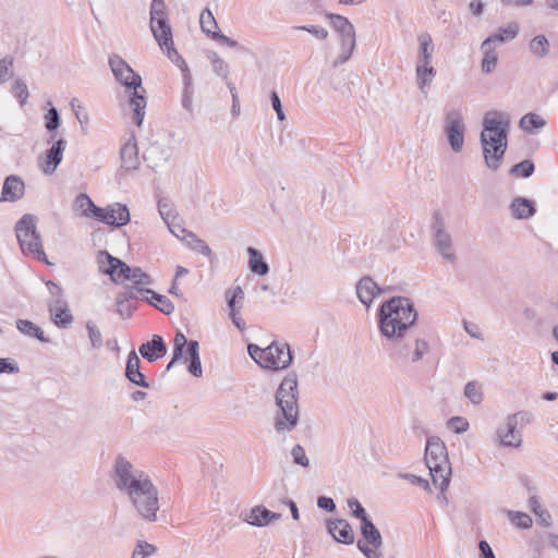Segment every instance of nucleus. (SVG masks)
<instances>
[{
	"label": "nucleus",
	"mask_w": 558,
	"mask_h": 558,
	"mask_svg": "<svg viewBox=\"0 0 558 558\" xmlns=\"http://www.w3.org/2000/svg\"><path fill=\"white\" fill-rule=\"evenodd\" d=\"M44 118L47 131L53 132L60 126V116L57 108L51 107Z\"/></svg>",
	"instance_id": "52"
},
{
	"label": "nucleus",
	"mask_w": 558,
	"mask_h": 558,
	"mask_svg": "<svg viewBox=\"0 0 558 558\" xmlns=\"http://www.w3.org/2000/svg\"><path fill=\"white\" fill-rule=\"evenodd\" d=\"M108 257L109 259H118L117 257L109 254L107 251H99L97 263L99 266V270L110 277V274L114 272L116 263L111 260L109 262L107 259Z\"/></svg>",
	"instance_id": "49"
},
{
	"label": "nucleus",
	"mask_w": 558,
	"mask_h": 558,
	"mask_svg": "<svg viewBox=\"0 0 558 558\" xmlns=\"http://www.w3.org/2000/svg\"><path fill=\"white\" fill-rule=\"evenodd\" d=\"M144 160L151 169L158 168L161 163L168 160V154L158 143H153L144 154Z\"/></svg>",
	"instance_id": "32"
},
{
	"label": "nucleus",
	"mask_w": 558,
	"mask_h": 558,
	"mask_svg": "<svg viewBox=\"0 0 558 558\" xmlns=\"http://www.w3.org/2000/svg\"><path fill=\"white\" fill-rule=\"evenodd\" d=\"M138 351L145 360L155 362L166 355L167 345L161 336L154 335L149 341L140 345Z\"/></svg>",
	"instance_id": "19"
},
{
	"label": "nucleus",
	"mask_w": 558,
	"mask_h": 558,
	"mask_svg": "<svg viewBox=\"0 0 558 558\" xmlns=\"http://www.w3.org/2000/svg\"><path fill=\"white\" fill-rule=\"evenodd\" d=\"M112 477L116 487L126 495L129 500L157 489L149 475L135 468L123 456L116 458Z\"/></svg>",
	"instance_id": "5"
},
{
	"label": "nucleus",
	"mask_w": 558,
	"mask_h": 558,
	"mask_svg": "<svg viewBox=\"0 0 558 558\" xmlns=\"http://www.w3.org/2000/svg\"><path fill=\"white\" fill-rule=\"evenodd\" d=\"M140 293L149 294L150 296L146 298L145 300L149 304L155 306L157 310H159L161 313H163L166 315H170V314H172L174 312L173 303L166 295L159 294V293H157L154 290L148 289V288H142Z\"/></svg>",
	"instance_id": "27"
},
{
	"label": "nucleus",
	"mask_w": 558,
	"mask_h": 558,
	"mask_svg": "<svg viewBox=\"0 0 558 558\" xmlns=\"http://www.w3.org/2000/svg\"><path fill=\"white\" fill-rule=\"evenodd\" d=\"M523 317L535 331H539L544 326L543 316L533 307H525L523 310Z\"/></svg>",
	"instance_id": "47"
},
{
	"label": "nucleus",
	"mask_w": 558,
	"mask_h": 558,
	"mask_svg": "<svg viewBox=\"0 0 558 558\" xmlns=\"http://www.w3.org/2000/svg\"><path fill=\"white\" fill-rule=\"evenodd\" d=\"M109 66L116 80L126 88L129 104L134 112V122L141 126L145 117L146 89L142 86V77L129 63L118 54L109 57Z\"/></svg>",
	"instance_id": "3"
},
{
	"label": "nucleus",
	"mask_w": 558,
	"mask_h": 558,
	"mask_svg": "<svg viewBox=\"0 0 558 558\" xmlns=\"http://www.w3.org/2000/svg\"><path fill=\"white\" fill-rule=\"evenodd\" d=\"M86 329L92 347L94 349H99L102 345V336L100 330L92 322H87Z\"/></svg>",
	"instance_id": "57"
},
{
	"label": "nucleus",
	"mask_w": 558,
	"mask_h": 558,
	"mask_svg": "<svg viewBox=\"0 0 558 558\" xmlns=\"http://www.w3.org/2000/svg\"><path fill=\"white\" fill-rule=\"evenodd\" d=\"M327 531L338 543L350 545L354 542L353 529L344 519L328 520Z\"/></svg>",
	"instance_id": "17"
},
{
	"label": "nucleus",
	"mask_w": 558,
	"mask_h": 558,
	"mask_svg": "<svg viewBox=\"0 0 558 558\" xmlns=\"http://www.w3.org/2000/svg\"><path fill=\"white\" fill-rule=\"evenodd\" d=\"M150 22L167 17L166 3L163 0H153L150 3Z\"/></svg>",
	"instance_id": "55"
},
{
	"label": "nucleus",
	"mask_w": 558,
	"mask_h": 558,
	"mask_svg": "<svg viewBox=\"0 0 558 558\" xmlns=\"http://www.w3.org/2000/svg\"><path fill=\"white\" fill-rule=\"evenodd\" d=\"M425 462L429 470L433 484L446 490L450 483L451 464L445 444L437 436L427 438L425 448Z\"/></svg>",
	"instance_id": "6"
},
{
	"label": "nucleus",
	"mask_w": 558,
	"mask_h": 558,
	"mask_svg": "<svg viewBox=\"0 0 558 558\" xmlns=\"http://www.w3.org/2000/svg\"><path fill=\"white\" fill-rule=\"evenodd\" d=\"M293 29L295 31H305L312 35H314L318 39H326L328 37V32L326 28L318 26V25H303V26H294Z\"/></svg>",
	"instance_id": "60"
},
{
	"label": "nucleus",
	"mask_w": 558,
	"mask_h": 558,
	"mask_svg": "<svg viewBox=\"0 0 558 558\" xmlns=\"http://www.w3.org/2000/svg\"><path fill=\"white\" fill-rule=\"evenodd\" d=\"M348 506L352 511V514L360 519L361 523L364 522V520H369L371 518L367 515L364 507L361 505V502L355 498H350L348 500Z\"/></svg>",
	"instance_id": "58"
},
{
	"label": "nucleus",
	"mask_w": 558,
	"mask_h": 558,
	"mask_svg": "<svg viewBox=\"0 0 558 558\" xmlns=\"http://www.w3.org/2000/svg\"><path fill=\"white\" fill-rule=\"evenodd\" d=\"M534 169H535L534 163L531 160L525 159V160L514 165L511 168L510 173L514 174V175L522 177V178H529L533 174Z\"/></svg>",
	"instance_id": "51"
},
{
	"label": "nucleus",
	"mask_w": 558,
	"mask_h": 558,
	"mask_svg": "<svg viewBox=\"0 0 558 558\" xmlns=\"http://www.w3.org/2000/svg\"><path fill=\"white\" fill-rule=\"evenodd\" d=\"M189 355L190 364L187 371L195 377H201L203 374L202 363L199 357V344L196 340H190L189 348L186 350Z\"/></svg>",
	"instance_id": "34"
},
{
	"label": "nucleus",
	"mask_w": 558,
	"mask_h": 558,
	"mask_svg": "<svg viewBox=\"0 0 558 558\" xmlns=\"http://www.w3.org/2000/svg\"><path fill=\"white\" fill-rule=\"evenodd\" d=\"M511 215L515 219H527L535 214L534 203L527 198L515 197L510 205Z\"/></svg>",
	"instance_id": "28"
},
{
	"label": "nucleus",
	"mask_w": 558,
	"mask_h": 558,
	"mask_svg": "<svg viewBox=\"0 0 558 558\" xmlns=\"http://www.w3.org/2000/svg\"><path fill=\"white\" fill-rule=\"evenodd\" d=\"M298 375L290 372L280 383L275 399L278 412L275 416V429L282 434L292 430L299 421Z\"/></svg>",
	"instance_id": "4"
},
{
	"label": "nucleus",
	"mask_w": 558,
	"mask_h": 558,
	"mask_svg": "<svg viewBox=\"0 0 558 558\" xmlns=\"http://www.w3.org/2000/svg\"><path fill=\"white\" fill-rule=\"evenodd\" d=\"M37 219L34 215H24L15 225V233L23 253L37 256L41 262L47 260L43 250L41 238L36 228Z\"/></svg>",
	"instance_id": "8"
},
{
	"label": "nucleus",
	"mask_w": 558,
	"mask_h": 558,
	"mask_svg": "<svg viewBox=\"0 0 558 558\" xmlns=\"http://www.w3.org/2000/svg\"><path fill=\"white\" fill-rule=\"evenodd\" d=\"M201 27L204 33L210 35L213 37V33H217L215 31L218 28V24L209 9H204L199 16Z\"/></svg>",
	"instance_id": "44"
},
{
	"label": "nucleus",
	"mask_w": 558,
	"mask_h": 558,
	"mask_svg": "<svg viewBox=\"0 0 558 558\" xmlns=\"http://www.w3.org/2000/svg\"><path fill=\"white\" fill-rule=\"evenodd\" d=\"M281 514L272 512L264 506H256L245 514L244 521L253 526H266L271 521L280 519Z\"/></svg>",
	"instance_id": "24"
},
{
	"label": "nucleus",
	"mask_w": 558,
	"mask_h": 558,
	"mask_svg": "<svg viewBox=\"0 0 558 558\" xmlns=\"http://www.w3.org/2000/svg\"><path fill=\"white\" fill-rule=\"evenodd\" d=\"M208 59L211 62L213 71L216 75L220 76L223 81L230 82L229 77V65L228 63L221 59L217 52L210 51L208 53Z\"/></svg>",
	"instance_id": "40"
},
{
	"label": "nucleus",
	"mask_w": 558,
	"mask_h": 558,
	"mask_svg": "<svg viewBox=\"0 0 558 558\" xmlns=\"http://www.w3.org/2000/svg\"><path fill=\"white\" fill-rule=\"evenodd\" d=\"M436 75V70L433 65L416 64V82L420 90L427 94L425 87L428 86Z\"/></svg>",
	"instance_id": "35"
},
{
	"label": "nucleus",
	"mask_w": 558,
	"mask_h": 558,
	"mask_svg": "<svg viewBox=\"0 0 558 558\" xmlns=\"http://www.w3.org/2000/svg\"><path fill=\"white\" fill-rule=\"evenodd\" d=\"M429 351V344L424 339H416L415 340V348L412 355V362H418L423 359L424 354H426Z\"/></svg>",
	"instance_id": "64"
},
{
	"label": "nucleus",
	"mask_w": 558,
	"mask_h": 558,
	"mask_svg": "<svg viewBox=\"0 0 558 558\" xmlns=\"http://www.w3.org/2000/svg\"><path fill=\"white\" fill-rule=\"evenodd\" d=\"M291 456L295 464H299L304 468L308 466L310 461L305 454L304 448L301 445H295L292 448Z\"/></svg>",
	"instance_id": "61"
},
{
	"label": "nucleus",
	"mask_w": 558,
	"mask_h": 558,
	"mask_svg": "<svg viewBox=\"0 0 558 558\" xmlns=\"http://www.w3.org/2000/svg\"><path fill=\"white\" fill-rule=\"evenodd\" d=\"M12 90L19 99L20 105L24 106L29 97L28 88L22 80H16L12 85Z\"/></svg>",
	"instance_id": "54"
},
{
	"label": "nucleus",
	"mask_w": 558,
	"mask_h": 558,
	"mask_svg": "<svg viewBox=\"0 0 558 558\" xmlns=\"http://www.w3.org/2000/svg\"><path fill=\"white\" fill-rule=\"evenodd\" d=\"M156 551V547L147 542H138L133 550L132 558H147Z\"/></svg>",
	"instance_id": "53"
},
{
	"label": "nucleus",
	"mask_w": 558,
	"mask_h": 558,
	"mask_svg": "<svg viewBox=\"0 0 558 558\" xmlns=\"http://www.w3.org/2000/svg\"><path fill=\"white\" fill-rule=\"evenodd\" d=\"M142 288H124L123 291L119 292L116 296L117 312L122 318H129L132 316L135 306L130 302L137 299V294Z\"/></svg>",
	"instance_id": "22"
},
{
	"label": "nucleus",
	"mask_w": 558,
	"mask_h": 558,
	"mask_svg": "<svg viewBox=\"0 0 558 558\" xmlns=\"http://www.w3.org/2000/svg\"><path fill=\"white\" fill-rule=\"evenodd\" d=\"M159 493L158 489L151 490L145 495L135 497L130 500L136 514L146 522H156L157 512L159 511Z\"/></svg>",
	"instance_id": "14"
},
{
	"label": "nucleus",
	"mask_w": 558,
	"mask_h": 558,
	"mask_svg": "<svg viewBox=\"0 0 558 558\" xmlns=\"http://www.w3.org/2000/svg\"><path fill=\"white\" fill-rule=\"evenodd\" d=\"M150 31L159 47L167 53L171 62L174 64H184V59L174 48L172 29L168 17L158 19L155 20V22H150Z\"/></svg>",
	"instance_id": "12"
},
{
	"label": "nucleus",
	"mask_w": 558,
	"mask_h": 558,
	"mask_svg": "<svg viewBox=\"0 0 558 558\" xmlns=\"http://www.w3.org/2000/svg\"><path fill=\"white\" fill-rule=\"evenodd\" d=\"M49 312L53 323L58 327L65 328L73 322V316L69 310L68 302L63 298H56L49 303Z\"/></svg>",
	"instance_id": "20"
},
{
	"label": "nucleus",
	"mask_w": 558,
	"mask_h": 558,
	"mask_svg": "<svg viewBox=\"0 0 558 558\" xmlns=\"http://www.w3.org/2000/svg\"><path fill=\"white\" fill-rule=\"evenodd\" d=\"M158 210H159L161 218L165 220V222H168V220H171V219H175V216L173 215L172 205L169 203L168 199H166V198L159 199Z\"/></svg>",
	"instance_id": "63"
},
{
	"label": "nucleus",
	"mask_w": 558,
	"mask_h": 558,
	"mask_svg": "<svg viewBox=\"0 0 558 558\" xmlns=\"http://www.w3.org/2000/svg\"><path fill=\"white\" fill-rule=\"evenodd\" d=\"M107 259L110 262L109 257ZM111 262L116 263V268H114V272L110 274V279L113 282H121V281L129 280V277H131L130 275L132 274L133 267H130L128 264H125L121 259H111Z\"/></svg>",
	"instance_id": "41"
},
{
	"label": "nucleus",
	"mask_w": 558,
	"mask_h": 558,
	"mask_svg": "<svg viewBox=\"0 0 558 558\" xmlns=\"http://www.w3.org/2000/svg\"><path fill=\"white\" fill-rule=\"evenodd\" d=\"M481 49L484 54L481 63V69L483 73L489 74L496 69L498 62V56L497 52L495 51V46L492 45L490 39H485L481 46Z\"/></svg>",
	"instance_id": "29"
},
{
	"label": "nucleus",
	"mask_w": 558,
	"mask_h": 558,
	"mask_svg": "<svg viewBox=\"0 0 558 558\" xmlns=\"http://www.w3.org/2000/svg\"><path fill=\"white\" fill-rule=\"evenodd\" d=\"M121 166L126 171L136 170L140 166L138 148L132 135L120 150Z\"/></svg>",
	"instance_id": "23"
},
{
	"label": "nucleus",
	"mask_w": 558,
	"mask_h": 558,
	"mask_svg": "<svg viewBox=\"0 0 558 558\" xmlns=\"http://www.w3.org/2000/svg\"><path fill=\"white\" fill-rule=\"evenodd\" d=\"M130 276L129 281L134 284L132 288H142V286H149L153 283L151 277L140 267H133Z\"/></svg>",
	"instance_id": "48"
},
{
	"label": "nucleus",
	"mask_w": 558,
	"mask_h": 558,
	"mask_svg": "<svg viewBox=\"0 0 558 558\" xmlns=\"http://www.w3.org/2000/svg\"><path fill=\"white\" fill-rule=\"evenodd\" d=\"M98 221L112 227H122L130 221V211L126 205L117 203L107 208L98 207L94 216Z\"/></svg>",
	"instance_id": "15"
},
{
	"label": "nucleus",
	"mask_w": 558,
	"mask_h": 558,
	"mask_svg": "<svg viewBox=\"0 0 558 558\" xmlns=\"http://www.w3.org/2000/svg\"><path fill=\"white\" fill-rule=\"evenodd\" d=\"M417 312L413 302L404 296H393L380 305L379 329L389 340H400L414 326Z\"/></svg>",
	"instance_id": "2"
},
{
	"label": "nucleus",
	"mask_w": 558,
	"mask_h": 558,
	"mask_svg": "<svg viewBox=\"0 0 558 558\" xmlns=\"http://www.w3.org/2000/svg\"><path fill=\"white\" fill-rule=\"evenodd\" d=\"M247 352L260 367L276 372L288 368L293 361L290 347L284 342L274 341L266 348L250 343Z\"/></svg>",
	"instance_id": "7"
},
{
	"label": "nucleus",
	"mask_w": 558,
	"mask_h": 558,
	"mask_svg": "<svg viewBox=\"0 0 558 558\" xmlns=\"http://www.w3.org/2000/svg\"><path fill=\"white\" fill-rule=\"evenodd\" d=\"M71 107L74 110L75 117L78 120V122L82 126V130L85 131L86 125L88 124V121H89L88 114L86 112H82L83 107L81 106V104L78 102V100L76 98H73L71 100Z\"/></svg>",
	"instance_id": "59"
},
{
	"label": "nucleus",
	"mask_w": 558,
	"mask_h": 558,
	"mask_svg": "<svg viewBox=\"0 0 558 558\" xmlns=\"http://www.w3.org/2000/svg\"><path fill=\"white\" fill-rule=\"evenodd\" d=\"M65 147L66 141L64 138H59L46 151L45 160L40 163V169L45 174L50 175L57 170V167L62 161Z\"/></svg>",
	"instance_id": "16"
},
{
	"label": "nucleus",
	"mask_w": 558,
	"mask_h": 558,
	"mask_svg": "<svg viewBox=\"0 0 558 558\" xmlns=\"http://www.w3.org/2000/svg\"><path fill=\"white\" fill-rule=\"evenodd\" d=\"M464 118L460 109H450L445 114L444 133L454 153H460L464 144Z\"/></svg>",
	"instance_id": "11"
},
{
	"label": "nucleus",
	"mask_w": 558,
	"mask_h": 558,
	"mask_svg": "<svg viewBox=\"0 0 558 558\" xmlns=\"http://www.w3.org/2000/svg\"><path fill=\"white\" fill-rule=\"evenodd\" d=\"M448 426L457 434H462L469 429V422L462 416H453L448 421Z\"/></svg>",
	"instance_id": "62"
},
{
	"label": "nucleus",
	"mask_w": 558,
	"mask_h": 558,
	"mask_svg": "<svg viewBox=\"0 0 558 558\" xmlns=\"http://www.w3.org/2000/svg\"><path fill=\"white\" fill-rule=\"evenodd\" d=\"M529 506L532 512L537 517L538 521L544 526H549L551 524V515L548 510L544 509L538 500L536 495H532L529 499Z\"/></svg>",
	"instance_id": "39"
},
{
	"label": "nucleus",
	"mask_w": 558,
	"mask_h": 558,
	"mask_svg": "<svg viewBox=\"0 0 558 558\" xmlns=\"http://www.w3.org/2000/svg\"><path fill=\"white\" fill-rule=\"evenodd\" d=\"M518 35V26H508L505 28H499L496 34L489 36L487 39L492 40V45L495 46L496 43H506Z\"/></svg>",
	"instance_id": "45"
},
{
	"label": "nucleus",
	"mask_w": 558,
	"mask_h": 558,
	"mask_svg": "<svg viewBox=\"0 0 558 558\" xmlns=\"http://www.w3.org/2000/svg\"><path fill=\"white\" fill-rule=\"evenodd\" d=\"M247 254H248V268L252 272L265 276L269 272V266L265 262L262 253L256 250L255 247H247Z\"/></svg>",
	"instance_id": "33"
},
{
	"label": "nucleus",
	"mask_w": 558,
	"mask_h": 558,
	"mask_svg": "<svg viewBox=\"0 0 558 558\" xmlns=\"http://www.w3.org/2000/svg\"><path fill=\"white\" fill-rule=\"evenodd\" d=\"M546 124V121L536 113H526L519 122V125L524 131L531 132L534 129H541Z\"/></svg>",
	"instance_id": "43"
},
{
	"label": "nucleus",
	"mask_w": 558,
	"mask_h": 558,
	"mask_svg": "<svg viewBox=\"0 0 558 558\" xmlns=\"http://www.w3.org/2000/svg\"><path fill=\"white\" fill-rule=\"evenodd\" d=\"M333 28L340 35L341 52L333 61V68L345 63L352 56L355 43V29L352 23L344 16L338 14H329Z\"/></svg>",
	"instance_id": "10"
},
{
	"label": "nucleus",
	"mask_w": 558,
	"mask_h": 558,
	"mask_svg": "<svg viewBox=\"0 0 558 558\" xmlns=\"http://www.w3.org/2000/svg\"><path fill=\"white\" fill-rule=\"evenodd\" d=\"M182 240L185 241L187 245L197 253L203 254L205 256L211 255V250L207 245V243L204 240L197 238V235L194 234L193 232H189L187 236H183Z\"/></svg>",
	"instance_id": "42"
},
{
	"label": "nucleus",
	"mask_w": 558,
	"mask_h": 558,
	"mask_svg": "<svg viewBox=\"0 0 558 558\" xmlns=\"http://www.w3.org/2000/svg\"><path fill=\"white\" fill-rule=\"evenodd\" d=\"M508 518L513 525L520 529H529L533 523L532 518L525 512L509 510Z\"/></svg>",
	"instance_id": "50"
},
{
	"label": "nucleus",
	"mask_w": 558,
	"mask_h": 558,
	"mask_svg": "<svg viewBox=\"0 0 558 558\" xmlns=\"http://www.w3.org/2000/svg\"><path fill=\"white\" fill-rule=\"evenodd\" d=\"M432 238L436 252L448 263L454 264L457 255L454 253L453 241L450 232L446 228V222L439 210L434 211L432 217Z\"/></svg>",
	"instance_id": "9"
},
{
	"label": "nucleus",
	"mask_w": 558,
	"mask_h": 558,
	"mask_svg": "<svg viewBox=\"0 0 558 558\" xmlns=\"http://www.w3.org/2000/svg\"><path fill=\"white\" fill-rule=\"evenodd\" d=\"M384 292L371 277H362L356 283V295L361 303L369 307L374 298Z\"/></svg>",
	"instance_id": "21"
},
{
	"label": "nucleus",
	"mask_w": 558,
	"mask_h": 558,
	"mask_svg": "<svg viewBox=\"0 0 558 558\" xmlns=\"http://www.w3.org/2000/svg\"><path fill=\"white\" fill-rule=\"evenodd\" d=\"M190 341L183 332L178 331L173 339V352H175V359H183L184 348H189Z\"/></svg>",
	"instance_id": "56"
},
{
	"label": "nucleus",
	"mask_w": 558,
	"mask_h": 558,
	"mask_svg": "<svg viewBox=\"0 0 558 558\" xmlns=\"http://www.w3.org/2000/svg\"><path fill=\"white\" fill-rule=\"evenodd\" d=\"M509 129L510 119L505 112L490 110L485 113L480 141L485 163L492 170H497L501 165L508 147Z\"/></svg>",
	"instance_id": "1"
},
{
	"label": "nucleus",
	"mask_w": 558,
	"mask_h": 558,
	"mask_svg": "<svg viewBox=\"0 0 558 558\" xmlns=\"http://www.w3.org/2000/svg\"><path fill=\"white\" fill-rule=\"evenodd\" d=\"M362 538L357 541L356 546L366 558H381L378 549L383 545V537L379 530L372 520H364L360 526Z\"/></svg>",
	"instance_id": "13"
},
{
	"label": "nucleus",
	"mask_w": 558,
	"mask_h": 558,
	"mask_svg": "<svg viewBox=\"0 0 558 558\" xmlns=\"http://www.w3.org/2000/svg\"><path fill=\"white\" fill-rule=\"evenodd\" d=\"M183 72L184 88L182 94V107L189 111H193V88H192V76L187 68L186 62L184 64H175Z\"/></svg>",
	"instance_id": "31"
},
{
	"label": "nucleus",
	"mask_w": 558,
	"mask_h": 558,
	"mask_svg": "<svg viewBox=\"0 0 558 558\" xmlns=\"http://www.w3.org/2000/svg\"><path fill=\"white\" fill-rule=\"evenodd\" d=\"M25 183L21 177L11 174L5 178L0 202H16L24 196Z\"/></svg>",
	"instance_id": "18"
},
{
	"label": "nucleus",
	"mask_w": 558,
	"mask_h": 558,
	"mask_svg": "<svg viewBox=\"0 0 558 558\" xmlns=\"http://www.w3.org/2000/svg\"><path fill=\"white\" fill-rule=\"evenodd\" d=\"M497 436L500 444L505 447H519L522 442L518 425L508 417L505 426L497 429Z\"/></svg>",
	"instance_id": "26"
},
{
	"label": "nucleus",
	"mask_w": 558,
	"mask_h": 558,
	"mask_svg": "<svg viewBox=\"0 0 558 558\" xmlns=\"http://www.w3.org/2000/svg\"><path fill=\"white\" fill-rule=\"evenodd\" d=\"M464 396L473 404H480L483 401L482 386L477 381H469L464 387Z\"/></svg>",
	"instance_id": "46"
},
{
	"label": "nucleus",
	"mask_w": 558,
	"mask_h": 558,
	"mask_svg": "<svg viewBox=\"0 0 558 558\" xmlns=\"http://www.w3.org/2000/svg\"><path fill=\"white\" fill-rule=\"evenodd\" d=\"M141 360L134 351H131L128 356L125 377L133 384L149 388V384L145 378V375L141 372Z\"/></svg>",
	"instance_id": "25"
},
{
	"label": "nucleus",
	"mask_w": 558,
	"mask_h": 558,
	"mask_svg": "<svg viewBox=\"0 0 558 558\" xmlns=\"http://www.w3.org/2000/svg\"><path fill=\"white\" fill-rule=\"evenodd\" d=\"M418 57L417 64L432 65L434 44L428 33H422L418 35Z\"/></svg>",
	"instance_id": "30"
},
{
	"label": "nucleus",
	"mask_w": 558,
	"mask_h": 558,
	"mask_svg": "<svg viewBox=\"0 0 558 558\" xmlns=\"http://www.w3.org/2000/svg\"><path fill=\"white\" fill-rule=\"evenodd\" d=\"M16 328L22 333H24L26 336H29V337H34V338L38 339L39 341H41V342H47L48 341V339L45 338L44 331L41 330V328L38 327L37 325H35L31 320L17 319L16 320Z\"/></svg>",
	"instance_id": "38"
},
{
	"label": "nucleus",
	"mask_w": 558,
	"mask_h": 558,
	"mask_svg": "<svg viewBox=\"0 0 558 558\" xmlns=\"http://www.w3.org/2000/svg\"><path fill=\"white\" fill-rule=\"evenodd\" d=\"M549 41L545 35H536L529 43L531 52L538 59H543L549 53Z\"/></svg>",
	"instance_id": "37"
},
{
	"label": "nucleus",
	"mask_w": 558,
	"mask_h": 558,
	"mask_svg": "<svg viewBox=\"0 0 558 558\" xmlns=\"http://www.w3.org/2000/svg\"><path fill=\"white\" fill-rule=\"evenodd\" d=\"M73 208L74 210H80L82 216L93 217L98 206L94 204L87 194L81 193L75 197Z\"/></svg>",
	"instance_id": "36"
}]
</instances>
